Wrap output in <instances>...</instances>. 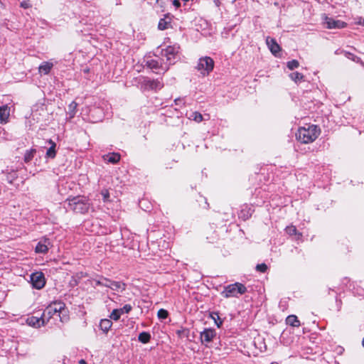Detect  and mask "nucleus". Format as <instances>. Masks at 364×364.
Segmentation results:
<instances>
[{"mask_svg": "<svg viewBox=\"0 0 364 364\" xmlns=\"http://www.w3.org/2000/svg\"><path fill=\"white\" fill-rule=\"evenodd\" d=\"M189 332H190L189 329L186 328H181L180 329H178L176 331V333L179 338H188Z\"/></svg>", "mask_w": 364, "mask_h": 364, "instance_id": "nucleus-28", "label": "nucleus"}, {"mask_svg": "<svg viewBox=\"0 0 364 364\" xmlns=\"http://www.w3.org/2000/svg\"><path fill=\"white\" fill-rule=\"evenodd\" d=\"M122 314H128L132 309V306L130 304H126L122 308L118 309Z\"/></svg>", "mask_w": 364, "mask_h": 364, "instance_id": "nucleus-34", "label": "nucleus"}, {"mask_svg": "<svg viewBox=\"0 0 364 364\" xmlns=\"http://www.w3.org/2000/svg\"><path fill=\"white\" fill-rule=\"evenodd\" d=\"M173 4L176 7V8H179L181 6V3L179 1V0H173Z\"/></svg>", "mask_w": 364, "mask_h": 364, "instance_id": "nucleus-41", "label": "nucleus"}, {"mask_svg": "<svg viewBox=\"0 0 364 364\" xmlns=\"http://www.w3.org/2000/svg\"><path fill=\"white\" fill-rule=\"evenodd\" d=\"M287 66L289 70H292L299 66V63L296 60H292L287 62Z\"/></svg>", "mask_w": 364, "mask_h": 364, "instance_id": "nucleus-32", "label": "nucleus"}, {"mask_svg": "<svg viewBox=\"0 0 364 364\" xmlns=\"http://www.w3.org/2000/svg\"><path fill=\"white\" fill-rule=\"evenodd\" d=\"M151 334L148 332L143 331L139 333L138 336V340L142 343H148L151 340Z\"/></svg>", "mask_w": 364, "mask_h": 364, "instance_id": "nucleus-23", "label": "nucleus"}, {"mask_svg": "<svg viewBox=\"0 0 364 364\" xmlns=\"http://www.w3.org/2000/svg\"><path fill=\"white\" fill-rule=\"evenodd\" d=\"M77 104L75 101H73L68 105V114H69L70 118H73L75 116L76 109H77Z\"/></svg>", "mask_w": 364, "mask_h": 364, "instance_id": "nucleus-26", "label": "nucleus"}, {"mask_svg": "<svg viewBox=\"0 0 364 364\" xmlns=\"http://www.w3.org/2000/svg\"><path fill=\"white\" fill-rule=\"evenodd\" d=\"M212 318L215 321V320H220V317L218 316V313H213V315H212Z\"/></svg>", "mask_w": 364, "mask_h": 364, "instance_id": "nucleus-43", "label": "nucleus"}, {"mask_svg": "<svg viewBox=\"0 0 364 364\" xmlns=\"http://www.w3.org/2000/svg\"><path fill=\"white\" fill-rule=\"evenodd\" d=\"M157 316L160 319H165L168 317V313L166 310L161 309L159 310Z\"/></svg>", "mask_w": 364, "mask_h": 364, "instance_id": "nucleus-33", "label": "nucleus"}, {"mask_svg": "<svg viewBox=\"0 0 364 364\" xmlns=\"http://www.w3.org/2000/svg\"><path fill=\"white\" fill-rule=\"evenodd\" d=\"M112 326V322L110 319H102L100 322V328L104 333H107Z\"/></svg>", "mask_w": 364, "mask_h": 364, "instance_id": "nucleus-21", "label": "nucleus"}, {"mask_svg": "<svg viewBox=\"0 0 364 364\" xmlns=\"http://www.w3.org/2000/svg\"><path fill=\"white\" fill-rule=\"evenodd\" d=\"M104 159L109 163L115 164L120 160V154L118 153H110L104 156Z\"/></svg>", "mask_w": 364, "mask_h": 364, "instance_id": "nucleus-18", "label": "nucleus"}, {"mask_svg": "<svg viewBox=\"0 0 364 364\" xmlns=\"http://www.w3.org/2000/svg\"><path fill=\"white\" fill-rule=\"evenodd\" d=\"M31 282L34 288L37 289H42L46 284L44 274L41 272L31 274Z\"/></svg>", "mask_w": 364, "mask_h": 364, "instance_id": "nucleus-8", "label": "nucleus"}, {"mask_svg": "<svg viewBox=\"0 0 364 364\" xmlns=\"http://www.w3.org/2000/svg\"><path fill=\"white\" fill-rule=\"evenodd\" d=\"M323 24L328 29L343 28L346 26V23L328 16H325Z\"/></svg>", "mask_w": 364, "mask_h": 364, "instance_id": "nucleus-9", "label": "nucleus"}, {"mask_svg": "<svg viewBox=\"0 0 364 364\" xmlns=\"http://www.w3.org/2000/svg\"><path fill=\"white\" fill-rule=\"evenodd\" d=\"M174 103L177 106H180L181 105H184V100L183 98H177L174 100Z\"/></svg>", "mask_w": 364, "mask_h": 364, "instance_id": "nucleus-40", "label": "nucleus"}, {"mask_svg": "<svg viewBox=\"0 0 364 364\" xmlns=\"http://www.w3.org/2000/svg\"><path fill=\"white\" fill-rule=\"evenodd\" d=\"M289 77L291 78V80L297 83L302 81L304 80V76L303 75V74L300 73L294 72L289 75Z\"/></svg>", "mask_w": 364, "mask_h": 364, "instance_id": "nucleus-27", "label": "nucleus"}, {"mask_svg": "<svg viewBox=\"0 0 364 364\" xmlns=\"http://www.w3.org/2000/svg\"><path fill=\"white\" fill-rule=\"evenodd\" d=\"M190 119H192L196 122H200L203 119V115L198 112H193L190 116Z\"/></svg>", "mask_w": 364, "mask_h": 364, "instance_id": "nucleus-30", "label": "nucleus"}, {"mask_svg": "<svg viewBox=\"0 0 364 364\" xmlns=\"http://www.w3.org/2000/svg\"><path fill=\"white\" fill-rule=\"evenodd\" d=\"M101 194L103 197V200L105 202L109 200V193L108 191V190H102V192H101Z\"/></svg>", "mask_w": 364, "mask_h": 364, "instance_id": "nucleus-37", "label": "nucleus"}, {"mask_svg": "<svg viewBox=\"0 0 364 364\" xmlns=\"http://www.w3.org/2000/svg\"><path fill=\"white\" fill-rule=\"evenodd\" d=\"M10 115V108L7 105L0 107V124L6 123Z\"/></svg>", "mask_w": 364, "mask_h": 364, "instance_id": "nucleus-15", "label": "nucleus"}, {"mask_svg": "<svg viewBox=\"0 0 364 364\" xmlns=\"http://www.w3.org/2000/svg\"><path fill=\"white\" fill-rule=\"evenodd\" d=\"M140 85L142 90H158L164 86L163 82L159 80H151L148 77H142Z\"/></svg>", "mask_w": 364, "mask_h": 364, "instance_id": "nucleus-7", "label": "nucleus"}, {"mask_svg": "<svg viewBox=\"0 0 364 364\" xmlns=\"http://www.w3.org/2000/svg\"><path fill=\"white\" fill-rule=\"evenodd\" d=\"M256 269L260 272H265L267 269V266L264 263L259 264L256 266Z\"/></svg>", "mask_w": 364, "mask_h": 364, "instance_id": "nucleus-36", "label": "nucleus"}, {"mask_svg": "<svg viewBox=\"0 0 364 364\" xmlns=\"http://www.w3.org/2000/svg\"><path fill=\"white\" fill-rule=\"evenodd\" d=\"M341 53H343V54L348 59H350L353 61H355L356 59H358V58L357 56H355V55H353V53H350V52H348V51H346V50H342Z\"/></svg>", "mask_w": 364, "mask_h": 364, "instance_id": "nucleus-35", "label": "nucleus"}, {"mask_svg": "<svg viewBox=\"0 0 364 364\" xmlns=\"http://www.w3.org/2000/svg\"><path fill=\"white\" fill-rule=\"evenodd\" d=\"M12 135L8 133L4 128L0 127V140H11Z\"/></svg>", "mask_w": 364, "mask_h": 364, "instance_id": "nucleus-29", "label": "nucleus"}, {"mask_svg": "<svg viewBox=\"0 0 364 364\" xmlns=\"http://www.w3.org/2000/svg\"><path fill=\"white\" fill-rule=\"evenodd\" d=\"M358 23L362 26H364V19L363 20V21H361V20H360Z\"/></svg>", "mask_w": 364, "mask_h": 364, "instance_id": "nucleus-47", "label": "nucleus"}, {"mask_svg": "<svg viewBox=\"0 0 364 364\" xmlns=\"http://www.w3.org/2000/svg\"><path fill=\"white\" fill-rule=\"evenodd\" d=\"M95 282L97 286H103V278L100 280H95Z\"/></svg>", "mask_w": 364, "mask_h": 364, "instance_id": "nucleus-42", "label": "nucleus"}, {"mask_svg": "<svg viewBox=\"0 0 364 364\" xmlns=\"http://www.w3.org/2000/svg\"><path fill=\"white\" fill-rule=\"evenodd\" d=\"M36 152V150L35 149H31L30 150H27L24 154V161L26 163L30 162L33 158L34 157V155Z\"/></svg>", "mask_w": 364, "mask_h": 364, "instance_id": "nucleus-24", "label": "nucleus"}, {"mask_svg": "<svg viewBox=\"0 0 364 364\" xmlns=\"http://www.w3.org/2000/svg\"><path fill=\"white\" fill-rule=\"evenodd\" d=\"M214 68V61L210 57L205 56L199 59L196 68L203 75H208Z\"/></svg>", "mask_w": 364, "mask_h": 364, "instance_id": "nucleus-6", "label": "nucleus"}, {"mask_svg": "<svg viewBox=\"0 0 364 364\" xmlns=\"http://www.w3.org/2000/svg\"><path fill=\"white\" fill-rule=\"evenodd\" d=\"M267 44L270 49V51L276 55L281 50L280 46L277 43L276 40L269 37L267 38Z\"/></svg>", "mask_w": 364, "mask_h": 364, "instance_id": "nucleus-12", "label": "nucleus"}, {"mask_svg": "<svg viewBox=\"0 0 364 364\" xmlns=\"http://www.w3.org/2000/svg\"><path fill=\"white\" fill-rule=\"evenodd\" d=\"M320 132V128L317 125L309 124L299 129L296 138L304 144L311 143L316 140Z\"/></svg>", "mask_w": 364, "mask_h": 364, "instance_id": "nucleus-1", "label": "nucleus"}, {"mask_svg": "<svg viewBox=\"0 0 364 364\" xmlns=\"http://www.w3.org/2000/svg\"><path fill=\"white\" fill-rule=\"evenodd\" d=\"M65 304L60 301H55L50 303L42 314V319L47 323L50 319L55 315L60 318L61 321H64V318L61 317L60 314L65 310Z\"/></svg>", "mask_w": 364, "mask_h": 364, "instance_id": "nucleus-3", "label": "nucleus"}, {"mask_svg": "<svg viewBox=\"0 0 364 364\" xmlns=\"http://www.w3.org/2000/svg\"><path fill=\"white\" fill-rule=\"evenodd\" d=\"M79 364H87V363L84 360H80Z\"/></svg>", "mask_w": 364, "mask_h": 364, "instance_id": "nucleus-46", "label": "nucleus"}, {"mask_svg": "<svg viewBox=\"0 0 364 364\" xmlns=\"http://www.w3.org/2000/svg\"><path fill=\"white\" fill-rule=\"evenodd\" d=\"M53 64L50 62H43L38 68L39 73L47 75L52 69Z\"/></svg>", "mask_w": 364, "mask_h": 364, "instance_id": "nucleus-19", "label": "nucleus"}, {"mask_svg": "<svg viewBox=\"0 0 364 364\" xmlns=\"http://www.w3.org/2000/svg\"><path fill=\"white\" fill-rule=\"evenodd\" d=\"M362 346L364 348V338H363V341H362Z\"/></svg>", "mask_w": 364, "mask_h": 364, "instance_id": "nucleus-48", "label": "nucleus"}, {"mask_svg": "<svg viewBox=\"0 0 364 364\" xmlns=\"http://www.w3.org/2000/svg\"><path fill=\"white\" fill-rule=\"evenodd\" d=\"M216 336V332L213 328H205L200 333V338L202 343H210L213 341V338Z\"/></svg>", "mask_w": 364, "mask_h": 364, "instance_id": "nucleus-10", "label": "nucleus"}, {"mask_svg": "<svg viewBox=\"0 0 364 364\" xmlns=\"http://www.w3.org/2000/svg\"><path fill=\"white\" fill-rule=\"evenodd\" d=\"M48 142L50 144V147L47 150L46 156L47 158L54 159L56 155V151H55L56 144L51 139H49Z\"/></svg>", "mask_w": 364, "mask_h": 364, "instance_id": "nucleus-20", "label": "nucleus"}, {"mask_svg": "<svg viewBox=\"0 0 364 364\" xmlns=\"http://www.w3.org/2000/svg\"><path fill=\"white\" fill-rule=\"evenodd\" d=\"M179 47L176 46H167L164 49L161 50V55L163 58H166V66L174 64L176 62V58H177L178 53Z\"/></svg>", "mask_w": 364, "mask_h": 364, "instance_id": "nucleus-5", "label": "nucleus"}, {"mask_svg": "<svg viewBox=\"0 0 364 364\" xmlns=\"http://www.w3.org/2000/svg\"><path fill=\"white\" fill-rule=\"evenodd\" d=\"M27 323L29 326L35 328H39L46 324L45 321L42 319V316L40 318L31 316L27 319Z\"/></svg>", "mask_w": 364, "mask_h": 364, "instance_id": "nucleus-14", "label": "nucleus"}, {"mask_svg": "<svg viewBox=\"0 0 364 364\" xmlns=\"http://www.w3.org/2000/svg\"><path fill=\"white\" fill-rule=\"evenodd\" d=\"M67 200L68 208L76 213L85 214L90 207L89 200L85 196H77Z\"/></svg>", "mask_w": 364, "mask_h": 364, "instance_id": "nucleus-2", "label": "nucleus"}, {"mask_svg": "<svg viewBox=\"0 0 364 364\" xmlns=\"http://www.w3.org/2000/svg\"><path fill=\"white\" fill-rule=\"evenodd\" d=\"M170 23L171 17L169 16V14H166L164 18L160 19L158 24V28L161 31L166 30L168 28Z\"/></svg>", "mask_w": 364, "mask_h": 364, "instance_id": "nucleus-16", "label": "nucleus"}, {"mask_svg": "<svg viewBox=\"0 0 364 364\" xmlns=\"http://www.w3.org/2000/svg\"><path fill=\"white\" fill-rule=\"evenodd\" d=\"M121 315H122V314L120 313L119 309H116L112 311L109 317L111 319H112L114 321H118L120 318Z\"/></svg>", "mask_w": 364, "mask_h": 364, "instance_id": "nucleus-31", "label": "nucleus"}, {"mask_svg": "<svg viewBox=\"0 0 364 364\" xmlns=\"http://www.w3.org/2000/svg\"><path fill=\"white\" fill-rule=\"evenodd\" d=\"M341 51H342V50H337L335 52V53H336V55H338V54H343V53H341Z\"/></svg>", "mask_w": 364, "mask_h": 364, "instance_id": "nucleus-45", "label": "nucleus"}, {"mask_svg": "<svg viewBox=\"0 0 364 364\" xmlns=\"http://www.w3.org/2000/svg\"><path fill=\"white\" fill-rule=\"evenodd\" d=\"M50 243L49 239H44L43 241H40L36 246V252L43 254L46 253L48 251V245Z\"/></svg>", "mask_w": 364, "mask_h": 364, "instance_id": "nucleus-11", "label": "nucleus"}, {"mask_svg": "<svg viewBox=\"0 0 364 364\" xmlns=\"http://www.w3.org/2000/svg\"><path fill=\"white\" fill-rule=\"evenodd\" d=\"M125 287L126 285L124 283L112 281L111 283L110 289L114 291H119V289L123 291L125 289Z\"/></svg>", "mask_w": 364, "mask_h": 364, "instance_id": "nucleus-25", "label": "nucleus"}, {"mask_svg": "<svg viewBox=\"0 0 364 364\" xmlns=\"http://www.w3.org/2000/svg\"><path fill=\"white\" fill-rule=\"evenodd\" d=\"M286 323L293 327H299L300 326V321L295 315L288 316L286 319Z\"/></svg>", "mask_w": 364, "mask_h": 364, "instance_id": "nucleus-22", "label": "nucleus"}, {"mask_svg": "<svg viewBox=\"0 0 364 364\" xmlns=\"http://www.w3.org/2000/svg\"><path fill=\"white\" fill-rule=\"evenodd\" d=\"M247 291L246 287L239 282L226 286L221 294L225 298L237 297L239 294H244Z\"/></svg>", "mask_w": 364, "mask_h": 364, "instance_id": "nucleus-4", "label": "nucleus"}, {"mask_svg": "<svg viewBox=\"0 0 364 364\" xmlns=\"http://www.w3.org/2000/svg\"><path fill=\"white\" fill-rule=\"evenodd\" d=\"M215 322L216 326H217L218 328H220V327L222 326V324H223V321H222L220 319V320H218H218H215Z\"/></svg>", "mask_w": 364, "mask_h": 364, "instance_id": "nucleus-44", "label": "nucleus"}, {"mask_svg": "<svg viewBox=\"0 0 364 364\" xmlns=\"http://www.w3.org/2000/svg\"><path fill=\"white\" fill-rule=\"evenodd\" d=\"M287 234L290 236H295V240H299L301 238L302 234L299 232L296 228L294 225L287 226L285 229Z\"/></svg>", "mask_w": 364, "mask_h": 364, "instance_id": "nucleus-17", "label": "nucleus"}, {"mask_svg": "<svg viewBox=\"0 0 364 364\" xmlns=\"http://www.w3.org/2000/svg\"><path fill=\"white\" fill-rule=\"evenodd\" d=\"M189 0H183V1L186 2V1H188Z\"/></svg>", "mask_w": 364, "mask_h": 364, "instance_id": "nucleus-49", "label": "nucleus"}, {"mask_svg": "<svg viewBox=\"0 0 364 364\" xmlns=\"http://www.w3.org/2000/svg\"><path fill=\"white\" fill-rule=\"evenodd\" d=\"M146 65L150 69L161 68L165 72L168 70V66L164 67L162 63H159L158 60L154 59L147 60L146 61Z\"/></svg>", "mask_w": 364, "mask_h": 364, "instance_id": "nucleus-13", "label": "nucleus"}, {"mask_svg": "<svg viewBox=\"0 0 364 364\" xmlns=\"http://www.w3.org/2000/svg\"><path fill=\"white\" fill-rule=\"evenodd\" d=\"M112 282V281L109 279L103 278V287H106L110 288Z\"/></svg>", "mask_w": 364, "mask_h": 364, "instance_id": "nucleus-39", "label": "nucleus"}, {"mask_svg": "<svg viewBox=\"0 0 364 364\" xmlns=\"http://www.w3.org/2000/svg\"><path fill=\"white\" fill-rule=\"evenodd\" d=\"M20 6L23 9H28L31 7V4L29 1H23L21 2Z\"/></svg>", "mask_w": 364, "mask_h": 364, "instance_id": "nucleus-38", "label": "nucleus"}]
</instances>
